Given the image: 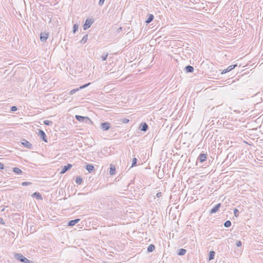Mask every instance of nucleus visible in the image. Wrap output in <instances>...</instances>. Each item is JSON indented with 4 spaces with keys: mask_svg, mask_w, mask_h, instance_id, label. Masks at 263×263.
Wrapping results in <instances>:
<instances>
[{
    "mask_svg": "<svg viewBox=\"0 0 263 263\" xmlns=\"http://www.w3.org/2000/svg\"><path fill=\"white\" fill-rule=\"evenodd\" d=\"M90 84V83H88L86 84H84L83 85H82L80 87H79V88H76V89H72L69 92V94L70 95H73L76 92H77V91H78L80 89H83V88H85L86 87H87V86H88Z\"/></svg>",
    "mask_w": 263,
    "mask_h": 263,
    "instance_id": "nucleus-4",
    "label": "nucleus"
},
{
    "mask_svg": "<svg viewBox=\"0 0 263 263\" xmlns=\"http://www.w3.org/2000/svg\"><path fill=\"white\" fill-rule=\"evenodd\" d=\"M231 226V222L230 220H227L224 223V226L226 228H229Z\"/></svg>",
    "mask_w": 263,
    "mask_h": 263,
    "instance_id": "nucleus-26",
    "label": "nucleus"
},
{
    "mask_svg": "<svg viewBox=\"0 0 263 263\" xmlns=\"http://www.w3.org/2000/svg\"><path fill=\"white\" fill-rule=\"evenodd\" d=\"M31 184V183L30 182H23L22 183V185L23 186H27V185H30Z\"/></svg>",
    "mask_w": 263,
    "mask_h": 263,
    "instance_id": "nucleus-32",
    "label": "nucleus"
},
{
    "mask_svg": "<svg viewBox=\"0 0 263 263\" xmlns=\"http://www.w3.org/2000/svg\"><path fill=\"white\" fill-rule=\"evenodd\" d=\"M186 252V250L184 249H180L178 250V255L180 256L184 255Z\"/></svg>",
    "mask_w": 263,
    "mask_h": 263,
    "instance_id": "nucleus-21",
    "label": "nucleus"
},
{
    "mask_svg": "<svg viewBox=\"0 0 263 263\" xmlns=\"http://www.w3.org/2000/svg\"><path fill=\"white\" fill-rule=\"evenodd\" d=\"M48 33L46 32L41 33L40 34V40L42 42H45L48 37Z\"/></svg>",
    "mask_w": 263,
    "mask_h": 263,
    "instance_id": "nucleus-9",
    "label": "nucleus"
},
{
    "mask_svg": "<svg viewBox=\"0 0 263 263\" xmlns=\"http://www.w3.org/2000/svg\"><path fill=\"white\" fill-rule=\"evenodd\" d=\"M140 128L141 130L146 132L148 129V125L146 123H142L140 124Z\"/></svg>",
    "mask_w": 263,
    "mask_h": 263,
    "instance_id": "nucleus-15",
    "label": "nucleus"
},
{
    "mask_svg": "<svg viewBox=\"0 0 263 263\" xmlns=\"http://www.w3.org/2000/svg\"><path fill=\"white\" fill-rule=\"evenodd\" d=\"M215 253L213 251H211L209 253V260H211L214 258Z\"/></svg>",
    "mask_w": 263,
    "mask_h": 263,
    "instance_id": "nucleus-20",
    "label": "nucleus"
},
{
    "mask_svg": "<svg viewBox=\"0 0 263 263\" xmlns=\"http://www.w3.org/2000/svg\"><path fill=\"white\" fill-rule=\"evenodd\" d=\"M75 118L79 122H84L85 123H92L91 120L87 117H83L80 115H76Z\"/></svg>",
    "mask_w": 263,
    "mask_h": 263,
    "instance_id": "nucleus-2",
    "label": "nucleus"
},
{
    "mask_svg": "<svg viewBox=\"0 0 263 263\" xmlns=\"http://www.w3.org/2000/svg\"><path fill=\"white\" fill-rule=\"evenodd\" d=\"M154 17V16L153 14H149L148 18H147V20L145 21V23L146 24L150 23L151 22H152L153 21Z\"/></svg>",
    "mask_w": 263,
    "mask_h": 263,
    "instance_id": "nucleus-18",
    "label": "nucleus"
},
{
    "mask_svg": "<svg viewBox=\"0 0 263 263\" xmlns=\"http://www.w3.org/2000/svg\"><path fill=\"white\" fill-rule=\"evenodd\" d=\"M0 223L3 224H5L4 221L2 218H0Z\"/></svg>",
    "mask_w": 263,
    "mask_h": 263,
    "instance_id": "nucleus-39",
    "label": "nucleus"
},
{
    "mask_svg": "<svg viewBox=\"0 0 263 263\" xmlns=\"http://www.w3.org/2000/svg\"><path fill=\"white\" fill-rule=\"evenodd\" d=\"M115 74V72H110L108 74V75H114Z\"/></svg>",
    "mask_w": 263,
    "mask_h": 263,
    "instance_id": "nucleus-40",
    "label": "nucleus"
},
{
    "mask_svg": "<svg viewBox=\"0 0 263 263\" xmlns=\"http://www.w3.org/2000/svg\"><path fill=\"white\" fill-rule=\"evenodd\" d=\"M78 28H79L78 25H77L76 24L73 25V32L74 33H75L78 30Z\"/></svg>",
    "mask_w": 263,
    "mask_h": 263,
    "instance_id": "nucleus-27",
    "label": "nucleus"
},
{
    "mask_svg": "<svg viewBox=\"0 0 263 263\" xmlns=\"http://www.w3.org/2000/svg\"><path fill=\"white\" fill-rule=\"evenodd\" d=\"M72 165L71 164H67L64 166L61 171L60 174H63L65 173L67 171L70 170L72 167Z\"/></svg>",
    "mask_w": 263,
    "mask_h": 263,
    "instance_id": "nucleus-8",
    "label": "nucleus"
},
{
    "mask_svg": "<svg viewBox=\"0 0 263 263\" xmlns=\"http://www.w3.org/2000/svg\"><path fill=\"white\" fill-rule=\"evenodd\" d=\"M221 203L217 204L211 210L210 214H214L217 212L221 207Z\"/></svg>",
    "mask_w": 263,
    "mask_h": 263,
    "instance_id": "nucleus-12",
    "label": "nucleus"
},
{
    "mask_svg": "<svg viewBox=\"0 0 263 263\" xmlns=\"http://www.w3.org/2000/svg\"><path fill=\"white\" fill-rule=\"evenodd\" d=\"M17 110V108L15 106H12L11 108V109H10V110L12 111H16Z\"/></svg>",
    "mask_w": 263,
    "mask_h": 263,
    "instance_id": "nucleus-35",
    "label": "nucleus"
},
{
    "mask_svg": "<svg viewBox=\"0 0 263 263\" xmlns=\"http://www.w3.org/2000/svg\"><path fill=\"white\" fill-rule=\"evenodd\" d=\"M87 39H88V35L87 34H85L82 38V39L81 40V41H80V43L81 44H85L87 41Z\"/></svg>",
    "mask_w": 263,
    "mask_h": 263,
    "instance_id": "nucleus-24",
    "label": "nucleus"
},
{
    "mask_svg": "<svg viewBox=\"0 0 263 263\" xmlns=\"http://www.w3.org/2000/svg\"><path fill=\"white\" fill-rule=\"evenodd\" d=\"M156 196L158 198L161 197V192L157 193V194H156Z\"/></svg>",
    "mask_w": 263,
    "mask_h": 263,
    "instance_id": "nucleus-38",
    "label": "nucleus"
},
{
    "mask_svg": "<svg viewBox=\"0 0 263 263\" xmlns=\"http://www.w3.org/2000/svg\"><path fill=\"white\" fill-rule=\"evenodd\" d=\"M237 66V64H234V65H230L229 66H228L226 69L223 70L221 73L222 74H224V73H226L230 71H231L232 70H233V69H234L235 68V67Z\"/></svg>",
    "mask_w": 263,
    "mask_h": 263,
    "instance_id": "nucleus-6",
    "label": "nucleus"
},
{
    "mask_svg": "<svg viewBox=\"0 0 263 263\" xmlns=\"http://www.w3.org/2000/svg\"><path fill=\"white\" fill-rule=\"evenodd\" d=\"M86 169L89 173H91L95 170L94 166L91 164H88L86 165Z\"/></svg>",
    "mask_w": 263,
    "mask_h": 263,
    "instance_id": "nucleus-13",
    "label": "nucleus"
},
{
    "mask_svg": "<svg viewBox=\"0 0 263 263\" xmlns=\"http://www.w3.org/2000/svg\"><path fill=\"white\" fill-rule=\"evenodd\" d=\"M13 171L15 173L17 174H21L22 173V170L18 167H14L13 168Z\"/></svg>",
    "mask_w": 263,
    "mask_h": 263,
    "instance_id": "nucleus-23",
    "label": "nucleus"
},
{
    "mask_svg": "<svg viewBox=\"0 0 263 263\" xmlns=\"http://www.w3.org/2000/svg\"><path fill=\"white\" fill-rule=\"evenodd\" d=\"M44 124H45L46 125H49L51 124L52 123V122L49 120H44Z\"/></svg>",
    "mask_w": 263,
    "mask_h": 263,
    "instance_id": "nucleus-31",
    "label": "nucleus"
},
{
    "mask_svg": "<svg viewBox=\"0 0 263 263\" xmlns=\"http://www.w3.org/2000/svg\"><path fill=\"white\" fill-rule=\"evenodd\" d=\"M105 0H100L99 2V5L100 6H102L104 3Z\"/></svg>",
    "mask_w": 263,
    "mask_h": 263,
    "instance_id": "nucleus-36",
    "label": "nucleus"
},
{
    "mask_svg": "<svg viewBox=\"0 0 263 263\" xmlns=\"http://www.w3.org/2000/svg\"><path fill=\"white\" fill-rule=\"evenodd\" d=\"M101 128L103 130H107L110 128V124L109 122H103L100 124Z\"/></svg>",
    "mask_w": 263,
    "mask_h": 263,
    "instance_id": "nucleus-5",
    "label": "nucleus"
},
{
    "mask_svg": "<svg viewBox=\"0 0 263 263\" xmlns=\"http://www.w3.org/2000/svg\"><path fill=\"white\" fill-rule=\"evenodd\" d=\"M236 245L237 247H240L241 246V242L240 240H238L236 241Z\"/></svg>",
    "mask_w": 263,
    "mask_h": 263,
    "instance_id": "nucleus-34",
    "label": "nucleus"
},
{
    "mask_svg": "<svg viewBox=\"0 0 263 263\" xmlns=\"http://www.w3.org/2000/svg\"><path fill=\"white\" fill-rule=\"evenodd\" d=\"M14 257L15 259L17 260L23 262V263H32V261L28 259L24 256H23L22 254L20 253H15L14 254Z\"/></svg>",
    "mask_w": 263,
    "mask_h": 263,
    "instance_id": "nucleus-1",
    "label": "nucleus"
},
{
    "mask_svg": "<svg viewBox=\"0 0 263 263\" xmlns=\"http://www.w3.org/2000/svg\"><path fill=\"white\" fill-rule=\"evenodd\" d=\"M83 179L81 177H77L76 178V182L78 184H81L82 183Z\"/></svg>",
    "mask_w": 263,
    "mask_h": 263,
    "instance_id": "nucleus-25",
    "label": "nucleus"
},
{
    "mask_svg": "<svg viewBox=\"0 0 263 263\" xmlns=\"http://www.w3.org/2000/svg\"><path fill=\"white\" fill-rule=\"evenodd\" d=\"M0 169H4V165L1 162H0Z\"/></svg>",
    "mask_w": 263,
    "mask_h": 263,
    "instance_id": "nucleus-37",
    "label": "nucleus"
},
{
    "mask_svg": "<svg viewBox=\"0 0 263 263\" xmlns=\"http://www.w3.org/2000/svg\"><path fill=\"white\" fill-rule=\"evenodd\" d=\"M206 154L203 153L200 154L197 158V160H198L201 163L204 162L206 160Z\"/></svg>",
    "mask_w": 263,
    "mask_h": 263,
    "instance_id": "nucleus-10",
    "label": "nucleus"
},
{
    "mask_svg": "<svg viewBox=\"0 0 263 263\" xmlns=\"http://www.w3.org/2000/svg\"><path fill=\"white\" fill-rule=\"evenodd\" d=\"M22 144L26 148L29 149H32V144L27 140L24 139L23 140V142H22Z\"/></svg>",
    "mask_w": 263,
    "mask_h": 263,
    "instance_id": "nucleus-11",
    "label": "nucleus"
},
{
    "mask_svg": "<svg viewBox=\"0 0 263 263\" xmlns=\"http://www.w3.org/2000/svg\"><path fill=\"white\" fill-rule=\"evenodd\" d=\"M116 173V167L114 165H110V170H109V174L111 175H113L115 174Z\"/></svg>",
    "mask_w": 263,
    "mask_h": 263,
    "instance_id": "nucleus-19",
    "label": "nucleus"
},
{
    "mask_svg": "<svg viewBox=\"0 0 263 263\" xmlns=\"http://www.w3.org/2000/svg\"><path fill=\"white\" fill-rule=\"evenodd\" d=\"M32 196L33 197H35L37 199L42 200L43 199L41 194L38 192H35L32 195Z\"/></svg>",
    "mask_w": 263,
    "mask_h": 263,
    "instance_id": "nucleus-17",
    "label": "nucleus"
},
{
    "mask_svg": "<svg viewBox=\"0 0 263 263\" xmlns=\"http://www.w3.org/2000/svg\"><path fill=\"white\" fill-rule=\"evenodd\" d=\"M93 22H94V20L92 18L86 19V20L85 21V22L83 26L84 30H85L87 29L88 28H89L91 26V25L93 24Z\"/></svg>",
    "mask_w": 263,
    "mask_h": 263,
    "instance_id": "nucleus-3",
    "label": "nucleus"
},
{
    "mask_svg": "<svg viewBox=\"0 0 263 263\" xmlns=\"http://www.w3.org/2000/svg\"><path fill=\"white\" fill-rule=\"evenodd\" d=\"M119 30H121L122 29V28L120 27V28H119Z\"/></svg>",
    "mask_w": 263,
    "mask_h": 263,
    "instance_id": "nucleus-41",
    "label": "nucleus"
},
{
    "mask_svg": "<svg viewBox=\"0 0 263 263\" xmlns=\"http://www.w3.org/2000/svg\"><path fill=\"white\" fill-rule=\"evenodd\" d=\"M234 214L236 217H238L239 216V211L237 209H235L234 210Z\"/></svg>",
    "mask_w": 263,
    "mask_h": 263,
    "instance_id": "nucleus-29",
    "label": "nucleus"
},
{
    "mask_svg": "<svg viewBox=\"0 0 263 263\" xmlns=\"http://www.w3.org/2000/svg\"><path fill=\"white\" fill-rule=\"evenodd\" d=\"M38 135L44 141L47 142L46 135L43 130H39Z\"/></svg>",
    "mask_w": 263,
    "mask_h": 263,
    "instance_id": "nucleus-7",
    "label": "nucleus"
},
{
    "mask_svg": "<svg viewBox=\"0 0 263 263\" xmlns=\"http://www.w3.org/2000/svg\"><path fill=\"white\" fill-rule=\"evenodd\" d=\"M107 56H108V53L104 54L102 55L101 59H102V61H105L107 58Z\"/></svg>",
    "mask_w": 263,
    "mask_h": 263,
    "instance_id": "nucleus-30",
    "label": "nucleus"
},
{
    "mask_svg": "<svg viewBox=\"0 0 263 263\" xmlns=\"http://www.w3.org/2000/svg\"><path fill=\"white\" fill-rule=\"evenodd\" d=\"M155 248V246L154 245L151 244L147 247V251L148 252H152L154 250Z\"/></svg>",
    "mask_w": 263,
    "mask_h": 263,
    "instance_id": "nucleus-22",
    "label": "nucleus"
},
{
    "mask_svg": "<svg viewBox=\"0 0 263 263\" xmlns=\"http://www.w3.org/2000/svg\"><path fill=\"white\" fill-rule=\"evenodd\" d=\"M194 68L193 66L190 65H187L185 67L184 70L186 72H193L194 71Z\"/></svg>",
    "mask_w": 263,
    "mask_h": 263,
    "instance_id": "nucleus-16",
    "label": "nucleus"
},
{
    "mask_svg": "<svg viewBox=\"0 0 263 263\" xmlns=\"http://www.w3.org/2000/svg\"><path fill=\"white\" fill-rule=\"evenodd\" d=\"M80 219H75L74 220H70L68 222V226H73L77 224V223H78L80 221Z\"/></svg>",
    "mask_w": 263,
    "mask_h": 263,
    "instance_id": "nucleus-14",
    "label": "nucleus"
},
{
    "mask_svg": "<svg viewBox=\"0 0 263 263\" xmlns=\"http://www.w3.org/2000/svg\"><path fill=\"white\" fill-rule=\"evenodd\" d=\"M129 122V120L126 118H124L122 119V122L123 123H127Z\"/></svg>",
    "mask_w": 263,
    "mask_h": 263,
    "instance_id": "nucleus-33",
    "label": "nucleus"
},
{
    "mask_svg": "<svg viewBox=\"0 0 263 263\" xmlns=\"http://www.w3.org/2000/svg\"><path fill=\"white\" fill-rule=\"evenodd\" d=\"M137 162V158H133V160H132V166L131 167H133V166L136 165Z\"/></svg>",
    "mask_w": 263,
    "mask_h": 263,
    "instance_id": "nucleus-28",
    "label": "nucleus"
}]
</instances>
